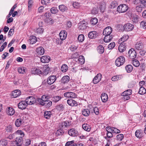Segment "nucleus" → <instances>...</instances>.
<instances>
[{
	"mask_svg": "<svg viewBox=\"0 0 146 146\" xmlns=\"http://www.w3.org/2000/svg\"><path fill=\"white\" fill-rule=\"evenodd\" d=\"M12 135L20 136L19 137H17L15 140V144L17 146H21L23 143V137L25 135L24 133L21 130H18L15 133H13Z\"/></svg>",
	"mask_w": 146,
	"mask_h": 146,
	"instance_id": "1",
	"label": "nucleus"
},
{
	"mask_svg": "<svg viewBox=\"0 0 146 146\" xmlns=\"http://www.w3.org/2000/svg\"><path fill=\"white\" fill-rule=\"evenodd\" d=\"M49 69V68H47L45 70V72L42 73L39 69L38 68H34L32 70V73L34 74L39 75L40 76V74L46 75L48 73Z\"/></svg>",
	"mask_w": 146,
	"mask_h": 146,
	"instance_id": "2",
	"label": "nucleus"
},
{
	"mask_svg": "<svg viewBox=\"0 0 146 146\" xmlns=\"http://www.w3.org/2000/svg\"><path fill=\"white\" fill-rule=\"evenodd\" d=\"M125 62V58L123 56H120L117 58L115 61V64L117 66L123 65Z\"/></svg>",
	"mask_w": 146,
	"mask_h": 146,
	"instance_id": "3",
	"label": "nucleus"
},
{
	"mask_svg": "<svg viewBox=\"0 0 146 146\" xmlns=\"http://www.w3.org/2000/svg\"><path fill=\"white\" fill-rule=\"evenodd\" d=\"M128 9V7L125 4L120 5L117 8V11L119 13H123L127 11Z\"/></svg>",
	"mask_w": 146,
	"mask_h": 146,
	"instance_id": "4",
	"label": "nucleus"
},
{
	"mask_svg": "<svg viewBox=\"0 0 146 146\" xmlns=\"http://www.w3.org/2000/svg\"><path fill=\"white\" fill-rule=\"evenodd\" d=\"M36 100L33 96H29L26 98L25 101L27 105H31L35 104Z\"/></svg>",
	"mask_w": 146,
	"mask_h": 146,
	"instance_id": "5",
	"label": "nucleus"
},
{
	"mask_svg": "<svg viewBox=\"0 0 146 146\" xmlns=\"http://www.w3.org/2000/svg\"><path fill=\"white\" fill-rule=\"evenodd\" d=\"M128 55L131 59H133L136 56L137 54L133 48L130 49L128 52Z\"/></svg>",
	"mask_w": 146,
	"mask_h": 146,
	"instance_id": "6",
	"label": "nucleus"
},
{
	"mask_svg": "<svg viewBox=\"0 0 146 146\" xmlns=\"http://www.w3.org/2000/svg\"><path fill=\"white\" fill-rule=\"evenodd\" d=\"M124 30L126 31H132L134 28V26L133 25L127 23L125 24L123 26Z\"/></svg>",
	"mask_w": 146,
	"mask_h": 146,
	"instance_id": "7",
	"label": "nucleus"
},
{
	"mask_svg": "<svg viewBox=\"0 0 146 146\" xmlns=\"http://www.w3.org/2000/svg\"><path fill=\"white\" fill-rule=\"evenodd\" d=\"M69 125V123L68 121H65L62 122L59 124V127L60 129L63 130L65 129L66 128H67Z\"/></svg>",
	"mask_w": 146,
	"mask_h": 146,
	"instance_id": "8",
	"label": "nucleus"
},
{
	"mask_svg": "<svg viewBox=\"0 0 146 146\" xmlns=\"http://www.w3.org/2000/svg\"><path fill=\"white\" fill-rule=\"evenodd\" d=\"M68 133L72 137H76L78 134V131L74 128L70 129L69 130Z\"/></svg>",
	"mask_w": 146,
	"mask_h": 146,
	"instance_id": "9",
	"label": "nucleus"
},
{
	"mask_svg": "<svg viewBox=\"0 0 146 146\" xmlns=\"http://www.w3.org/2000/svg\"><path fill=\"white\" fill-rule=\"evenodd\" d=\"M64 96L66 98H74L76 97V95L75 93L72 92H67L64 94Z\"/></svg>",
	"mask_w": 146,
	"mask_h": 146,
	"instance_id": "10",
	"label": "nucleus"
},
{
	"mask_svg": "<svg viewBox=\"0 0 146 146\" xmlns=\"http://www.w3.org/2000/svg\"><path fill=\"white\" fill-rule=\"evenodd\" d=\"M112 31V29L110 27H108L104 30L103 34L104 35H110Z\"/></svg>",
	"mask_w": 146,
	"mask_h": 146,
	"instance_id": "11",
	"label": "nucleus"
},
{
	"mask_svg": "<svg viewBox=\"0 0 146 146\" xmlns=\"http://www.w3.org/2000/svg\"><path fill=\"white\" fill-rule=\"evenodd\" d=\"M56 79L55 76L53 75L49 76L47 79V83L49 84H51L54 83Z\"/></svg>",
	"mask_w": 146,
	"mask_h": 146,
	"instance_id": "12",
	"label": "nucleus"
},
{
	"mask_svg": "<svg viewBox=\"0 0 146 146\" xmlns=\"http://www.w3.org/2000/svg\"><path fill=\"white\" fill-rule=\"evenodd\" d=\"M101 78L102 74L100 73L98 74L92 80L93 83L94 84L98 83L101 80Z\"/></svg>",
	"mask_w": 146,
	"mask_h": 146,
	"instance_id": "13",
	"label": "nucleus"
},
{
	"mask_svg": "<svg viewBox=\"0 0 146 146\" xmlns=\"http://www.w3.org/2000/svg\"><path fill=\"white\" fill-rule=\"evenodd\" d=\"M6 111L7 114L9 115H12L15 113V110L13 108L10 107H7L6 110Z\"/></svg>",
	"mask_w": 146,
	"mask_h": 146,
	"instance_id": "14",
	"label": "nucleus"
},
{
	"mask_svg": "<svg viewBox=\"0 0 146 146\" xmlns=\"http://www.w3.org/2000/svg\"><path fill=\"white\" fill-rule=\"evenodd\" d=\"M42 106H45L46 108H49L52 105V102L50 100H47L43 102H41V103H39Z\"/></svg>",
	"mask_w": 146,
	"mask_h": 146,
	"instance_id": "15",
	"label": "nucleus"
},
{
	"mask_svg": "<svg viewBox=\"0 0 146 146\" xmlns=\"http://www.w3.org/2000/svg\"><path fill=\"white\" fill-rule=\"evenodd\" d=\"M27 105L25 101H22L18 104V106L19 109L23 110L26 108Z\"/></svg>",
	"mask_w": 146,
	"mask_h": 146,
	"instance_id": "16",
	"label": "nucleus"
},
{
	"mask_svg": "<svg viewBox=\"0 0 146 146\" xmlns=\"http://www.w3.org/2000/svg\"><path fill=\"white\" fill-rule=\"evenodd\" d=\"M37 40L36 37L35 36H32L30 37L29 39L28 40V42L30 44H33L35 43Z\"/></svg>",
	"mask_w": 146,
	"mask_h": 146,
	"instance_id": "17",
	"label": "nucleus"
},
{
	"mask_svg": "<svg viewBox=\"0 0 146 146\" xmlns=\"http://www.w3.org/2000/svg\"><path fill=\"white\" fill-rule=\"evenodd\" d=\"M40 60L41 62L43 63H47L50 61V58L48 56H42L40 58Z\"/></svg>",
	"mask_w": 146,
	"mask_h": 146,
	"instance_id": "18",
	"label": "nucleus"
},
{
	"mask_svg": "<svg viewBox=\"0 0 146 146\" xmlns=\"http://www.w3.org/2000/svg\"><path fill=\"white\" fill-rule=\"evenodd\" d=\"M87 23L85 21H81L78 24V28L80 29L84 30L87 27Z\"/></svg>",
	"mask_w": 146,
	"mask_h": 146,
	"instance_id": "19",
	"label": "nucleus"
},
{
	"mask_svg": "<svg viewBox=\"0 0 146 146\" xmlns=\"http://www.w3.org/2000/svg\"><path fill=\"white\" fill-rule=\"evenodd\" d=\"M49 97L46 95H44L42 96L41 98H37V101L39 103H41V102H43L44 101L48 100Z\"/></svg>",
	"mask_w": 146,
	"mask_h": 146,
	"instance_id": "20",
	"label": "nucleus"
},
{
	"mask_svg": "<svg viewBox=\"0 0 146 146\" xmlns=\"http://www.w3.org/2000/svg\"><path fill=\"white\" fill-rule=\"evenodd\" d=\"M106 130L108 131L110 130L112 132L115 133H118L120 132V131L119 129L113 127H111L110 126L106 127Z\"/></svg>",
	"mask_w": 146,
	"mask_h": 146,
	"instance_id": "21",
	"label": "nucleus"
},
{
	"mask_svg": "<svg viewBox=\"0 0 146 146\" xmlns=\"http://www.w3.org/2000/svg\"><path fill=\"white\" fill-rule=\"evenodd\" d=\"M21 92L20 90H16L12 92L11 96L14 98H16L21 95Z\"/></svg>",
	"mask_w": 146,
	"mask_h": 146,
	"instance_id": "22",
	"label": "nucleus"
},
{
	"mask_svg": "<svg viewBox=\"0 0 146 146\" xmlns=\"http://www.w3.org/2000/svg\"><path fill=\"white\" fill-rule=\"evenodd\" d=\"M126 49L125 44L124 42L121 43L120 44L118 47V50L120 52H123L125 51Z\"/></svg>",
	"mask_w": 146,
	"mask_h": 146,
	"instance_id": "23",
	"label": "nucleus"
},
{
	"mask_svg": "<svg viewBox=\"0 0 146 146\" xmlns=\"http://www.w3.org/2000/svg\"><path fill=\"white\" fill-rule=\"evenodd\" d=\"M67 103L69 105L72 106H77L78 105V103L72 99L68 100Z\"/></svg>",
	"mask_w": 146,
	"mask_h": 146,
	"instance_id": "24",
	"label": "nucleus"
},
{
	"mask_svg": "<svg viewBox=\"0 0 146 146\" xmlns=\"http://www.w3.org/2000/svg\"><path fill=\"white\" fill-rule=\"evenodd\" d=\"M59 36L61 40H64L65 39L67 36L66 31H61L59 34Z\"/></svg>",
	"mask_w": 146,
	"mask_h": 146,
	"instance_id": "25",
	"label": "nucleus"
},
{
	"mask_svg": "<svg viewBox=\"0 0 146 146\" xmlns=\"http://www.w3.org/2000/svg\"><path fill=\"white\" fill-rule=\"evenodd\" d=\"M144 133L141 129L137 130L135 132V136L137 138H140L143 136Z\"/></svg>",
	"mask_w": 146,
	"mask_h": 146,
	"instance_id": "26",
	"label": "nucleus"
},
{
	"mask_svg": "<svg viewBox=\"0 0 146 146\" xmlns=\"http://www.w3.org/2000/svg\"><path fill=\"white\" fill-rule=\"evenodd\" d=\"M97 33L96 31H92L89 32L88 33V36L90 38L93 39L96 37Z\"/></svg>",
	"mask_w": 146,
	"mask_h": 146,
	"instance_id": "27",
	"label": "nucleus"
},
{
	"mask_svg": "<svg viewBox=\"0 0 146 146\" xmlns=\"http://www.w3.org/2000/svg\"><path fill=\"white\" fill-rule=\"evenodd\" d=\"M36 51L38 54L40 55H42L45 52L44 48L42 47L37 48L36 49Z\"/></svg>",
	"mask_w": 146,
	"mask_h": 146,
	"instance_id": "28",
	"label": "nucleus"
},
{
	"mask_svg": "<svg viewBox=\"0 0 146 146\" xmlns=\"http://www.w3.org/2000/svg\"><path fill=\"white\" fill-rule=\"evenodd\" d=\"M135 47L136 49L141 50L143 48V45L140 41L138 42L135 44Z\"/></svg>",
	"mask_w": 146,
	"mask_h": 146,
	"instance_id": "29",
	"label": "nucleus"
},
{
	"mask_svg": "<svg viewBox=\"0 0 146 146\" xmlns=\"http://www.w3.org/2000/svg\"><path fill=\"white\" fill-rule=\"evenodd\" d=\"M101 97L102 101L103 102H106L108 100V96L107 94L105 93L102 94Z\"/></svg>",
	"mask_w": 146,
	"mask_h": 146,
	"instance_id": "30",
	"label": "nucleus"
},
{
	"mask_svg": "<svg viewBox=\"0 0 146 146\" xmlns=\"http://www.w3.org/2000/svg\"><path fill=\"white\" fill-rule=\"evenodd\" d=\"M62 97L59 96H54L52 97L51 98V100L52 102L56 103L60 100Z\"/></svg>",
	"mask_w": 146,
	"mask_h": 146,
	"instance_id": "31",
	"label": "nucleus"
},
{
	"mask_svg": "<svg viewBox=\"0 0 146 146\" xmlns=\"http://www.w3.org/2000/svg\"><path fill=\"white\" fill-rule=\"evenodd\" d=\"M105 36L104 39L105 42H110L113 38L112 36H111L110 35Z\"/></svg>",
	"mask_w": 146,
	"mask_h": 146,
	"instance_id": "32",
	"label": "nucleus"
},
{
	"mask_svg": "<svg viewBox=\"0 0 146 146\" xmlns=\"http://www.w3.org/2000/svg\"><path fill=\"white\" fill-rule=\"evenodd\" d=\"M123 76L121 75H118L113 76L111 78L112 81H115L120 80L122 78Z\"/></svg>",
	"mask_w": 146,
	"mask_h": 146,
	"instance_id": "33",
	"label": "nucleus"
},
{
	"mask_svg": "<svg viewBox=\"0 0 146 146\" xmlns=\"http://www.w3.org/2000/svg\"><path fill=\"white\" fill-rule=\"evenodd\" d=\"M69 79L70 78L68 76H64L62 78V82L64 84L67 83L69 81Z\"/></svg>",
	"mask_w": 146,
	"mask_h": 146,
	"instance_id": "34",
	"label": "nucleus"
},
{
	"mask_svg": "<svg viewBox=\"0 0 146 146\" xmlns=\"http://www.w3.org/2000/svg\"><path fill=\"white\" fill-rule=\"evenodd\" d=\"M129 37L128 35H125L119 39V42L120 43L124 42L129 38Z\"/></svg>",
	"mask_w": 146,
	"mask_h": 146,
	"instance_id": "35",
	"label": "nucleus"
},
{
	"mask_svg": "<svg viewBox=\"0 0 146 146\" xmlns=\"http://www.w3.org/2000/svg\"><path fill=\"white\" fill-rule=\"evenodd\" d=\"M83 129L87 131H89L91 129V127L87 124H84L82 125Z\"/></svg>",
	"mask_w": 146,
	"mask_h": 146,
	"instance_id": "36",
	"label": "nucleus"
},
{
	"mask_svg": "<svg viewBox=\"0 0 146 146\" xmlns=\"http://www.w3.org/2000/svg\"><path fill=\"white\" fill-rule=\"evenodd\" d=\"M59 10L61 11L66 12L68 10L67 7L64 5H60L59 6Z\"/></svg>",
	"mask_w": 146,
	"mask_h": 146,
	"instance_id": "37",
	"label": "nucleus"
},
{
	"mask_svg": "<svg viewBox=\"0 0 146 146\" xmlns=\"http://www.w3.org/2000/svg\"><path fill=\"white\" fill-rule=\"evenodd\" d=\"M82 114L84 116H88L90 114V111L89 110L87 109L83 110L82 111Z\"/></svg>",
	"mask_w": 146,
	"mask_h": 146,
	"instance_id": "38",
	"label": "nucleus"
},
{
	"mask_svg": "<svg viewBox=\"0 0 146 146\" xmlns=\"http://www.w3.org/2000/svg\"><path fill=\"white\" fill-rule=\"evenodd\" d=\"M132 93V90L130 89L127 90L122 93V96H127L131 95Z\"/></svg>",
	"mask_w": 146,
	"mask_h": 146,
	"instance_id": "39",
	"label": "nucleus"
},
{
	"mask_svg": "<svg viewBox=\"0 0 146 146\" xmlns=\"http://www.w3.org/2000/svg\"><path fill=\"white\" fill-rule=\"evenodd\" d=\"M146 93V90L145 88L143 87H141L140 88L138 93L141 95H143Z\"/></svg>",
	"mask_w": 146,
	"mask_h": 146,
	"instance_id": "40",
	"label": "nucleus"
},
{
	"mask_svg": "<svg viewBox=\"0 0 146 146\" xmlns=\"http://www.w3.org/2000/svg\"><path fill=\"white\" fill-rule=\"evenodd\" d=\"M51 115V113L50 111H45L44 113V116L45 118L47 119H49Z\"/></svg>",
	"mask_w": 146,
	"mask_h": 146,
	"instance_id": "41",
	"label": "nucleus"
},
{
	"mask_svg": "<svg viewBox=\"0 0 146 146\" xmlns=\"http://www.w3.org/2000/svg\"><path fill=\"white\" fill-rule=\"evenodd\" d=\"M68 66L66 64H63L61 68V70L63 72H66L68 69Z\"/></svg>",
	"mask_w": 146,
	"mask_h": 146,
	"instance_id": "42",
	"label": "nucleus"
},
{
	"mask_svg": "<svg viewBox=\"0 0 146 146\" xmlns=\"http://www.w3.org/2000/svg\"><path fill=\"white\" fill-rule=\"evenodd\" d=\"M133 67L131 65H128L125 67V69L127 72H130L133 70Z\"/></svg>",
	"mask_w": 146,
	"mask_h": 146,
	"instance_id": "43",
	"label": "nucleus"
},
{
	"mask_svg": "<svg viewBox=\"0 0 146 146\" xmlns=\"http://www.w3.org/2000/svg\"><path fill=\"white\" fill-rule=\"evenodd\" d=\"M22 121L23 120L21 119H17L15 121V125L17 127H19L22 124Z\"/></svg>",
	"mask_w": 146,
	"mask_h": 146,
	"instance_id": "44",
	"label": "nucleus"
},
{
	"mask_svg": "<svg viewBox=\"0 0 146 146\" xmlns=\"http://www.w3.org/2000/svg\"><path fill=\"white\" fill-rule=\"evenodd\" d=\"M78 60L79 63L81 64H84L85 62L84 57L82 55L79 56Z\"/></svg>",
	"mask_w": 146,
	"mask_h": 146,
	"instance_id": "45",
	"label": "nucleus"
},
{
	"mask_svg": "<svg viewBox=\"0 0 146 146\" xmlns=\"http://www.w3.org/2000/svg\"><path fill=\"white\" fill-rule=\"evenodd\" d=\"M44 31V29L43 28L41 27H40L36 29L35 32V33L38 34H41Z\"/></svg>",
	"mask_w": 146,
	"mask_h": 146,
	"instance_id": "46",
	"label": "nucleus"
},
{
	"mask_svg": "<svg viewBox=\"0 0 146 146\" xmlns=\"http://www.w3.org/2000/svg\"><path fill=\"white\" fill-rule=\"evenodd\" d=\"M97 50L100 53H103L104 51V49L103 46L101 45H99L98 47Z\"/></svg>",
	"mask_w": 146,
	"mask_h": 146,
	"instance_id": "47",
	"label": "nucleus"
},
{
	"mask_svg": "<svg viewBox=\"0 0 146 146\" xmlns=\"http://www.w3.org/2000/svg\"><path fill=\"white\" fill-rule=\"evenodd\" d=\"M98 22V20L96 17L91 19L90 20V23L93 25H96Z\"/></svg>",
	"mask_w": 146,
	"mask_h": 146,
	"instance_id": "48",
	"label": "nucleus"
},
{
	"mask_svg": "<svg viewBox=\"0 0 146 146\" xmlns=\"http://www.w3.org/2000/svg\"><path fill=\"white\" fill-rule=\"evenodd\" d=\"M26 68L24 67H20L18 68V71L20 74H23L25 72Z\"/></svg>",
	"mask_w": 146,
	"mask_h": 146,
	"instance_id": "49",
	"label": "nucleus"
},
{
	"mask_svg": "<svg viewBox=\"0 0 146 146\" xmlns=\"http://www.w3.org/2000/svg\"><path fill=\"white\" fill-rule=\"evenodd\" d=\"M56 109L58 111H63L64 108V107L62 104H60L57 105L56 106Z\"/></svg>",
	"mask_w": 146,
	"mask_h": 146,
	"instance_id": "50",
	"label": "nucleus"
},
{
	"mask_svg": "<svg viewBox=\"0 0 146 146\" xmlns=\"http://www.w3.org/2000/svg\"><path fill=\"white\" fill-rule=\"evenodd\" d=\"M132 63L135 66L137 67L139 66L140 63L139 61L137 60H133L132 61Z\"/></svg>",
	"mask_w": 146,
	"mask_h": 146,
	"instance_id": "51",
	"label": "nucleus"
},
{
	"mask_svg": "<svg viewBox=\"0 0 146 146\" xmlns=\"http://www.w3.org/2000/svg\"><path fill=\"white\" fill-rule=\"evenodd\" d=\"M31 143V141L29 139H27L25 140L23 143V145L25 146H28L30 145Z\"/></svg>",
	"mask_w": 146,
	"mask_h": 146,
	"instance_id": "52",
	"label": "nucleus"
},
{
	"mask_svg": "<svg viewBox=\"0 0 146 146\" xmlns=\"http://www.w3.org/2000/svg\"><path fill=\"white\" fill-rule=\"evenodd\" d=\"M124 136L123 134H120L116 136V139L119 141H121L123 139Z\"/></svg>",
	"mask_w": 146,
	"mask_h": 146,
	"instance_id": "53",
	"label": "nucleus"
},
{
	"mask_svg": "<svg viewBox=\"0 0 146 146\" xmlns=\"http://www.w3.org/2000/svg\"><path fill=\"white\" fill-rule=\"evenodd\" d=\"M117 5V4L115 1H113L111 2L110 7L111 9L114 8Z\"/></svg>",
	"mask_w": 146,
	"mask_h": 146,
	"instance_id": "54",
	"label": "nucleus"
},
{
	"mask_svg": "<svg viewBox=\"0 0 146 146\" xmlns=\"http://www.w3.org/2000/svg\"><path fill=\"white\" fill-rule=\"evenodd\" d=\"M78 40L79 42H82L84 40V36L82 34H81L78 36Z\"/></svg>",
	"mask_w": 146,
	"mask_h": 146,
	"instance_id": "55",
	"label": "nucleus"
},
{
	"mask_svg": "<svg viewBox=\"0 0 146 146\" xmlns=\"http://www.w3.org/2000/svg\"><path fill=\"white\" fill-rule=\"evenodd\" d=\"M141 6L143 7H146V0H140Z\"/></svg>",
	"mask_w": 146,
	"mask_h": 146,
	"instance_id": "56",
	"label": "nucleus"
},
{
	"mask_svg": "<svg viewBox=\"0 0 146 146\" xmlns=\"http://www.w3.org/2000/svg\"><path fill=\"white\" fill-rule=\"evenodd\" d=\"M138 17L137 15H133V17H132V21L134 23L137 22Z\"/></svg>",
	"mask_w": 146,
	"mask_h": 146,
	"instance_id": "57",
	"label": "nucleus"
},
{
	"mask_svg": "<svg viewBox=\"0 0 146 146\" xmlns=\"http://www.w3.org/2000/svg\"><path fill=\"white\" fill-rule=\"evenodd\" d=\"M7 141L5 140L0 141V146H5L7 144Z\"/></svg>",
	"mask_w": 146,
	"mask_h": 146,
	"instance_id": "58",
	"label": "nucleus"
},
{
	"mask_svg": "<svg viewBox=\"0 0 146 146\" xmlns=\"http://www.w3.org/2000/svg\"><path fill=\"white\" fill-rule=\"evenodd\" d=\"M72 5L74 8L76 9L78 8L80 6L79 3L76 2H73Z\"/></svg>",
	"mask_w": 146,
	"mask_h": 146,
	"instance_id": "59",
	"label": "nucleus"
},
{
	"mask_svg": "<svg viewBox=\"0 0 146 146\" xmlns=\"http://www.w3.org/2000/svg\"><path fill=\"white\" fill-rule=\"evenodd\" d=\"M141 26L144 29H146V21H143L140 23Z\"/></svg>",
	"mask_w": 146,
	"mask_h": 146,
	"instance_id": "60",
	"label": "nucleus"
},
{
	"mask_svg": "<svg viewBox=\"0 0 146 146\" xmlns=\"http://www.w3.org/2000/svg\"><path fill=\"white\" fill-rule=\"evenodd\" d=\"M115 46V44L114 42H113L111 43L109 45L108 48L109 49H111L113 48Z\"/></svg>",
	"mask_w": 146,
	"mask_h": 146,
	"instance_id": "61",
	"label": "nucleus"
},
{
	"mask_svg": "<svg viewBox=\"0 0 146 146\" xmlns=\"http://www.w3.org/2000/svg\"><path fill=\"white\" fill-rule=\"evenodd\" d=\"M54 41L57 44H61L62 43L61 40H60L59 38H54Z\"/></svg>",
	"mask_w": 146,
	"mask_h": 146,
	"instance_id": "62",
	"label": "nucleus"
},
{
	"mask_svg": "<svg viewBox=\"0 0 146 146\" xmlns=\"http://www.w3.org/2000/svg\"><path fill=\"white\" fill-rule=\"evenodd\" d=\"M50 2V0H41V3L43 5H47Z\"/></svg>",
	"mask_w": 146,
	"mask_h": 146,
	"instance_id": "63",
	"label": "nucleus"
},
{
	"mask_svg": "<svg viewBox=\"0 0 146 146\" xmlns=\"http://www.w3.org/2000/svg\"><path fill=\"white\" fill-rule=\"evenodd\" d=\"M143 7L141 6V5L136 7V10L137 12H141L142 10Z\"/></svg>",
	"mask_w": 146,
	"mask_h": 146,
	"instance_id": "64",
	"label": "nucleus"
}]
</instances>
